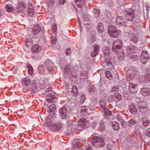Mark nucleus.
Returning <instances> with one entry per match:
<instances>
[{
    "mask_svg": "<svg viewBox=\"0 0 150 150\" xmlns=\"http://www.w3.org/2000/svg\"><path fill=\"white\" fill-rule=\"evenodd\" d=\"M94 11L95 13L97 14L98 15L100 14V11H99L98 9H96V8H94Z\"/></svg>",
    "mask_w": 150,
    "mask_h": 150,
    "instance_id": "48",
    "label": "nucleus"
},
{
    "mask_svg": "<svg viewBox=\"0 0 150 150\" xmlns=\"http://www.w3.org/2000/svg\"><path fill=\"white\" fill-rule=\"evenodd\" d=\"M85 96L84 95H81V99L82 100V101H83V100L85 99Z\"/></svg>",
    "mask_w": 150,
    "mask_h": 150,
    "instance_id": "54",
    "label": "nucleus"
},
{
    "mask_svg": "<svg viewBox=\"0 0 150 150\" xmlns=\"http://www.w3.org/2000/svg\"><path fill=\"white\" fill-rule=\"evenodd\" d=\"M146 135L150 137V127L147 129L146 132Z\"/></svg>",
    "mask_w": 150,
    "mask_h": 150,
    "instance_id": "46",
    "label": "nucleus"
},
{
    "mask_svg": "<svg viewBox=\"0 0 150 150\" xmlns=\"http://www.w3.org/2000/svg\"><path fill=\"white\" fill-rule=\"evenodd\" d=\"M28 14L30 16H32L34 14V10L32 5L30 2L28 4Z\"/></svg>",
    "mask_w": 150,
    "mask_h": 150,
    "instance_id": "15",
    "label": "nucleus"
},
{
    "mask_svg": "<svg viewBox=\"0 0 150 150\" xmlns=\"http://www.w3.org/2000/svg\"><path fill=\"white\" fill-rule=\"evenodd\" d=\"M129 41L131 44H136L138 41V39L135 35H129Z\"/></svg>",
    "mask_w": 150,
    "mask_h": 150,
    "instance_id": "16",
    "label": "nucleus"
},
{
    "mask_svg": "<svg viewBox=\"0 0 150 150\" xmlns=\"http://www.w3.org/2000/svg\"><path fill=\"white\" fill-rule=\"evenodd\" d=\"M135 71L133 69H129L127 71V74L126 77L127 80L130 81L132 79L135 77Z\"/></svg>",
    "mask_w": 150,
    "mask_h": 150,
    "instance_id": "9",
    "label": "nucleus"
},
{
    "mask_svg": "<svg viewBox=\"0 0 150 150\" xmlns=\"http://www.w3.org/2000/svg\"><path fill=\"white\" fill-rule=\"evenodd\" d=\"M88 91L90 93L91 92L93 93L95 91L94 89L91 87H90L89 88Z\"/></svg>",
    "mask_w": 150,
    "mask_h": 150,
    "instance_id": "50",
    "label": "nucleus"
},
{
    "mask_svg": "<svg viewBox=\"0 0 150 150\" xmlns=\"http://www.w3.org/2000/svg\"><path fill=\"white\" fill-rule=\"evenodd\" d=\"M108 33L110 37L116 38L121 34V31L113 25L109 26L108 28Z\"/></svg>",
    "mask_w": 150,
    "mask_h": 150,
    "instance_id": "1",
    "label": "nucleus"
},
{
    "mask_svg": "<svg viewBox=\"0 0 150 150\" xmlns=\"http://www.w3.org/2000/svg\"><path fill=\"white\" fill-rule=\"evenodd\" d=\"M59 112L62 119H64L66 118L67 112L66 107H64L61 108L59 110Z\"/></svg>",
    "mask_w": 150,
    "mask_h": 150,
    "instance_id": "12",
    "label": "nucleus"
},
{
    "mask_svg": "<svg viewBox=\"0 0 150 150\" xmlns=\"http://www.w3.org/2000/svg\"><path fill=\"white\" fill-rule=\"evenodd\" d=\"M119 119V121L121 126L123 127H125L126 126V122L124 120L122 119Z\"/></svg>",
    "mask_w": 150,
    "mask_h": 150,
    "instance_id": "37",
    "label": "nucleus"
},
{
    "mask_svg": "<svg viewBox=\"0 0 150 150\" xmlns=\"http://www.w3.org/2000/svg\"><path fill=\"white\" fill-rule=\"evenodd\" d=\"M87 150H92V149L91 147H88L87 149Z\"/></svg>",
    "mask_w": 150,
    "mask_h": 150,
    "instance_id": "56",
    "label": "nucleus"
},
{
    "mask_svg": "<svg viewBox=\"0 0 150 150\" xmlns=\"http://www.w3.org/2000/svg\"><path fill=\"white\" fill-rule=\"evenodd\" d=\"M57 30V25L54 24L52 27V30L54 32V33H56Z\"/></svg>",
    "mask_w": 150,
    "mask_h": 150,
    "instance_id": "41",
    "label": "nucleus"
},
{
    "mask_svg": "<svg viewBox=\"0 0 150 150\" xmlns=\"http://www.w3.org/2000/svg\"><path fill=\"white\" fill-rule=\"evenodd\" d=\"M79 141H76V140H74L73 142V144L75 148H78L79 144Z\"/></svg>",
    "mask_w": 150,
    "mask_h": 150,
    "instance_id": "40",
    "label": "nucleus"
},
{
    "mask_svg": "<svg viewBox=\"0 0 150 150\" xmlns=\"http://www.w3.org/2000/svg\"><path fill=\"white\" fill-rule=\"evenodd\" d=\"M129 124H130L131 125L132 124L133 125L135 123V121L133 119H131L129 121Z\"/></svg>",
    "mask_w": 150,
    "mask_h": 150,
    "instance_id": "49",
    "label": "nucleus"
},
{
    "mask_svg": "<svg viewBox=\"0 0 150 150\" xmlns=\"http://www.w3.org/2000/svg\"><path fill=\"white\" fill-rule=\"evenodd\" d=\"M49 108L50 112L54 111L56 109V106L54 104H52L49 106Z\"/></svg>",
    "mask_w": 150,
    "mask_h": 150,
    "instance_id": "33",
    "label": "nucleus"
},
{
    "mask_svg": "<svg viewBox=\"0 0 150 150\" xmlns=\"http://www.w3.org/2000/svg\"><path fill=\"white\" fill-rule=\"evenodd\" d=\"M39 73L41 74H45V70L43 67H39L38 69Z\"/></svg>",
    "mask_w": 150,
    "mask_h": 150,
    "instance_id": "36",
    "label": "nucleus"
},
{
    "mask_svg": "<svg viewBox=\"0 0 150 150\" xmlns=\"http://www.w3.org/2000/svg\"><path fill=\"white\" fill-rule=\"evenodd\" d=\"M98 30L100 33H102L104 30L103 24L102 23H99L98 25Z\"/></svg>",
    "mask_w": 150,
    "mask_h": 150,
    "instance_id": "29",
    "label": "nucleus"
},
{
    "mask_svg": "<svg viewBox=\"0 0 150 150\" xmlns=\"http://www.w3.org/2000/svg\"><path fill=\"white\" fill-rule=\"evenodd\" d=\"M100 104L101 108L103 110H105L106 108L105 103L102 101H100Z\"/></svg>",
    "mask_w": 150,
    "mask_h": 150,
    "instance_id": "35",
    "label": "nucleus"
},
{
    "mask_svg": "<svg viewBox=\"0 0 150 150\" xmlns=\"http://www.w3.org/2000/svg\"><path fill=\"white\" fill-rule=\"evenodd\" d=\"M9 0H4V1H6V2H7L9 1Z\"/></svg>",
    "mask_w": 150,
    "mask_h": 150,
    "instance_id": "58",
    "label": "nucleus"
},
{
    "mask_svg": "<svg viewBox=\"0 0 150 150\" xmlns=\"http://www.w3.org/2000/svg\"><path fill=\"white\" fill-rule=\"evenodd\" d=\"M119 123L116 121L113 122L112 123V128L115 130H118L119 128Z\"/></svg>",
    "mask_w": 150,
    "mask_h": 150,
    "instance_id": "28",
    "label": "nucleus"
},
{
    "mask_svg": "<svg viewBox=\"0 0 150 150\" xmlns=\"http://www.w3.org/2000/svg\"><path fill=\"white\" fill-rule=\"evenodd\" d=\"M78 22L79 23H80V22L78 21Z\"/></svg>",
    "mask_w": 150,
    "mask_h": 150,
    "instance_id": "60",
    "label": "nucleus"
},
{
    "mask_svg": "<svg viewBox=\"0 0 150 150\" xmlns=\"http://www.w3.org/2000/svg\"><path fill=\"white\" fill-rule=\"evenodd\" d=\"M146 11H149L150 9L149 5V4H147L146 5Z\"/></svg>",
    "mask_w": 150,
    "mask_h": 150,
    "instance_id": "53",
    "label": "nucleus"
},
{
    "mask_svg": "<svg viewBox=\"0 0 150 150\" xmlns=\"http://www.w3.org/2000/svg\"><path fill=\"white\" fill-rule=\"evenodd\" d=\"M135 12L132 8L126 10L125 13V18L126 21H132L134 19Z\"/></svg>",
    "mask_w": 150,
    "mask_h": 150,
    "instance_id": "3",
    "label": "nucleus"
},
{
    "mask_svg": "<svg viewBox=\"0 0 150 150\" xmlns=\"http://www.w3.org/2000/svg\"><path fill=\"white\" fill-rule=\"evenodd\" d=\"M26 66L28 69L29 74L30 75H33L34 73V70L31 65L29 64H27L26 65Z\"/></svg>",
    "mask_w": 150,
    "mask_h": 150,
    "instance_id": "24",
    "label": "nucleus"
},
{
    "mask_svg": "<svg viewBox=\"0 0 150 150\" xmlns=\"http://www.w3.org/2000/svg\"><path fill=\"white\" fill-rule=\"evenodd\" d=\"M115 96L116 98L118 100L120 101L122 99V96L120 95V94L118 93H116L115 95Z\"/></svg>",
    "mask_w": 150,
    "mask_h": 150,
    "instance_id": "45",
    "label": "nucleus"
},
{
    "mask_svg": "<svg viewBox=\"0 0 150 150\" xmlns=\"http://www.w3.org/2000/svg\"><path fill=\"white\" fill-rule=\"evenodd\" d=\"M140 123H142L144 126H146L149 124V120L146 117H143L140 121Z\"/></svg>",
    "mask_w": 150,
    "mask_h": 150,
    "instance_id": "22",
    "label": "nucleus"
},
{
    "mask_svg": "<svg viewBox=\"0 0 150 150\" xmlns=\"http://www.w3.org/2000/svg\"><path fill=\"white\" fill-rule=\"evenodd\" d=\"M47 126L50 130L54 132L58 131L62 128V125L60 123H55L52 121L48 122Z\"/></svg>",
    "mask_w": 150,
    "mask_h": 150,
    "instance_id": "4",
    "label": "nucleus"
},
{
    "mask_svg": "<svg viewBox=\"0 0 150 150\" xmlns=\"http://www.w3.org/2000/svg\"><path fill=\"white\" fill-rule=\"evenodd\" d=\"M122 44L121 40H120L114 42L112 46V50L114 52H117L121 48Z\"/></svg>",
    "mask_w": 150,
    "mask_h": 150,
    "instance_id": "6",
    "label": "nucleus"
},
{
    "mask_svg": "<svg viewBox=\"0 0 150 150\" xmlns=\"http://www.w3.org/2000/svg\"><path fill=\"white\" fill-rule=\"evenodd\" d=\"M31 81L29 78H23L21 81L22 84L23 86H28L30 84Z\"/></svg>",
    "mask_w": 150,
    "mask_h": 150,
    "instance_id": "18",
    "label": "nucleus"
},
{
    "mask_svg": "<svg viewBox=\"0 0 150 150\" xmlns=\"http://www.w3.org/2000/svg\"><path fill=\"white\" fill-rule=\"evenodd\" d=\"M148 90H149L148 89H146V88H143L142 90V91L144 92L142 94L144 96H148L150 94Z\"/></svg>",
    "mask_w": 150,
    "mask_h": 150,
    "instance_id": "32",
    "label": "nucleus"
},
{
    "mask_svg": "<svg viewBox=\"0 0 150 150\" xmlns=\"http://www.w3.org/2000/svg\"><path fill=\"white\" fill-rule=\"evenodd\" d=\"M66 1V0H59V4H63Z\"/></svg>",
    "mask_w": 150,
    "mask_h": 150,
    "instance_id": "52",
    "label": "nucleus"
},
{
    "mask_svg": "<svg viewBox=\"0 0 150 150\" xmlns=\"http://www.w3.org/2000/svg\"><path fill=\"white\" fill-rule=\"evenodd\" d=\"M37 88L38 87L36 84L34 82L32 83L30 87V90L31 91L35 92L37 91Z\"/></svg>",
    "mask_w": 150,
    "mask_h": 150,
    "instance_id": "26",
    "label": "nucleus"
},
{
    "mask_svg": "<svg viewBox=\"0 0 150 150\" xmlns=\"http://www.w3.org/2000/svg\"><path fill=\"white\" fill-rule=\"evenodd\" d=\"M104 144V141L101 137L96 136L94 137L92 139V144L95 147H101Z\"/></svg>",
    "mask_w": 150,
    "mask_h": 150,
    "instance_id": "2",
    "label": "nucleus"
},
{
    "mask_svg": "<svg viewBox=\"0 0 150 150\" xmlns=\"http://www.w3.org/2000/svg\"><path fill=\"white\" fill-rule=\"evenodd\" d=\"M64 75L67 76L66 75H71L74 76L75 74V70L73 68H71L69 65H67L64 69Z\"/></svg>",
    "mask_w": 150,
    "mask_h": 150,
    "instance_id": "7",
    "label": "nucleus"
},
{
    "mask_svg": "<svg viewBox=\"0 0 150 150\" xmlns=\"http://www.w3.org/2000/svg\"><path fill=\"white\" fill-rule=\"evenodd\" d=\"M74 2L77 6L79 8H81L84 5V0H74Z\"/></svg>",
    "mask_w": 150,
    "mask_h": 150,
    "instance_id": "20",
    "label": "nucleus"
},
{
    "mask_svg": "<svg viewBox=\"0 0 150 150\" xmlns=\"http://www.w3.org/2000/svg\"><path fill=\"white\" fill-rule=\"evenodd\" d=\"M116 21L118 24L119 25H125V23L127 22L125 18L121 16L117 17Z\"/></svg>",
    "mask_w": 150,
    "mask_h": 150,
    "instance_id": "14",
    "label": "nucleus"
},
{
    "mask_svg": "<svg viewBox=\"0 0 150 150\" xmlns=\"http://www.w3.org/2000/svg\"><path fill=\"white\" fill-rule=\"evenodd\" d=\"M100 125L102 131L105 129V123L103 121H101L100 123Z\"/></svg>",
    "mask_w": 150,
    "mask_h": 150,
    "instance_id": "39",
    "label": "nucleus"
},
{
    "mask_svg": "<svg viewBox=\"0 0 150 150\" xmlns=\"http://www.w3.org/2000/svg\"><path fill=\"white\" fill-rule=\"evenodd\" d=\"M118 88L117 86H114L112 88V93H115L118 91Z\"/></svg>",
    "mask_w": 150,
    "mask_h": 150,
    "instance_id": "43",
    "label": "nucleus"
},
{
    "mask_svg": "<svg viewBox=\"0 0 150 150\" xmlns=\"http://www.w3.org/2000/svg\"><path fill=\"white\" fill-rule=\"evenodd\" d=\"M87 122L86 119L84 118H81L79 121L77 127V129L79 131L83 130Z\"/></svg>",
    "mask_w": 150,
    "mask_h": 150,
    "instance_id": "5",
    "label": "nucleus"
},
{
    "mask_svg": "<svg viewBox=\"0 0 150 150\" xmlns=\"http://www.w3.org/2000/svg\"><path fill=\"white\" fill-rule=\"evenodd\" d=\"M1 12L0 11V16H1Z\"/></svg>",
    "mask_w": 150,
    "mask_h": 150,
    "instance_id": "59",
    "label": "nucleus"
},
{
    "mask_svg": "<svg viewBox=\"0 0 150 150\" xmlns=\"http://www.w3.org/2000/svg\"><path fill=\"white\" fill-rule=\"evenodd\" d=\"M6 8L8 12H10L12 11L13 10L12 5L10 4H7L6 6Z\"/></svg>",
    "mask_w": 150,
    "mask_h": 150,
    "instance_id": "31",
    "label": "nucleus"
},
{
    "mask_svg": "<svg viewBox=\"0 0 150 150\" xmlns=\"http://www.w3.org/2000/svg\"><path fill=\"white\" fill-rule=\"evenodd\" d=\"M42 50V48L38 45L36 44L33 45L31 51L33 53H37L40 52Z\"/></svg>",
    "mask_w": 150,
    "mask_h": 150,
    "instance_id": "17",
    "label": "nucleus"
},
{
    "mask_svg": "<svg viewBox=\"0 0 150 150\" xmlns=\"http://www.w3.org/2000/svg\"><path fill=\"white\" fill-rule=\"evenodd\" d=\"M105 75L107 78L109 79H111L112 78V75L111 72L109 71H107L105 72Z\"/></svg>",
    "mask_w": 150,
    "mask_h": 150,
    "instance_id": "34",
    "label": "nucleus"
},
{
    "mask_svg": "<svg viewBox=\"0 0 150 150\" xmlns=\"http://www.w3.org/2000/svg\"><path fill=\"white\" fill-rule=\"evenodd\" d=\"M41 30V28L40 25H35L33 28V33L34 34H37Z\"/></svg>",
    "mask_w": 150,
    "mask_h": 150,
    "instance_id": "21",
    "label": "nucleus"
},
{
    "mask_svg": "<svg viewBox=\"0 0 150 150\" xmlns=\"http://www.w3.org/2000/svg\"><path fill=\"white\" fill-rule=\"evenodd\" d=\"M51 89V87H50L46 90V92L49 93L46 97V100L48 102L50 103L53 101L52 98H54V96L52 94L53 92Z\"/></svg>",
    "mask_w": 150,
    "mask_h": 150,
    "instance_id": "8",
    "label": "nucleus"
},
{
    "mask_svg": "<svg viewBox=\"0 0 150 150\" xmlns=\"http://www.w3.org/2000/svg\"><path fill=\"white\" fill-rule=\"evenodd\" d=\"M138 108L140 111L142 113L145 112L147 110L146 105V103L144 102L139 103Z\"/></svg>",
    "mask_w": 150,
    "mask_h": 150,
    "instance_id": "11",
    "label": "nucleus"
},
{
    "mask_svg": "<svg viewBox=\"0 0 150 150\" xmlns=\"http://www.w3.org/2000/svg\"><path fill=\"white\" fill-rule=\"evenodd\" d=\"M98 53L95 51H94L91 52V56L92 57H94L96 56L97 54Z\"/></svg>",
    "mask_w": 150,
    "mask_h": 150,
    "instance_id": "47",
    "label": "nucleus"
},
{
    "mask_svg": "<svg viewBox=\"0 0 150 150\" xmlns=\"http://www.w3.org/2000/svg\"><path fill=\"white\" fill-rule=\"evenodd\" d=\"M129 108L130 111L132 113L135 114L137 113V110L135 105H130L129 106Z\"/></svg>",
    "mask_w": 150,
    "mask_h": 150,
    "instance_id": "23",
    "label": "nucleus"
},
{
    "mask_svg": "<svg viewBox=\"0 0 150 150\" xmlns=\"http://www.w3.org/2000/svg\"><path fill=\"white\" fill-rule=\"evenodd\" d=\"M129 91L132 93H137V86L132 83H129Z\"/></svg>",
    "mask_w": 150,
    "mask_h": 150,
    "instance_id": "13",
    "label": "nucleus"
},
{
    "mask_svg": "<svg viewBox=\"0 0 150 150\" xmlns=\"http://www.w3.org/2000/svg\"><path fill=\"white\" fill-rule=\"evenodd\" d=\"M141 77L142 76H141ZM140 79L141 81H142L144 80L142 78V77H141V78L140 77Z\"/></svg>",
    "mask_w": 150,
    "mask_h": 150,
    "instance_id": "57",
    "label": "nucleus"
},
{
    "mask_svg": "<svg viewBox=\"0 0 150 150\" xmlns=\"http://www.w3.org/2000/svg\"><path fill=\"white\" fill-rule=\"evenodd\" d=\"M94 50L98 53L99 51V46L97 44H95L93 46Z\"/></svg>",
    "mask_w": 150,
    "mask_h": 150,
    "instance_id": "42",
    "label": "nucleus"
},
{
    "mask_svg": "<svg viewBox=\"0 0 150 150\" xmlns=\"http://www.w3.org/2000/svg\"><path fill=\"white\" fill-rule=\"evenodd\" d=\"M71 50L70 48H68L65 51V54L67 55H70L71 54Z\"/></svg>",
    "mask_w": 150,
    "mask_h": 150,
    "instance_id": "44",
    "label": "nucleus"
},
{
    "mask_svg": "<svg viewBox=\"0 0 150 150\" xmlns=\"http://www.w3.org/2000/svg\"><path fill=\"white\" fill-rule=\"evenodd\" d=\"M72 93L74 96H76L78 94L77 88L76 86H74L72 87L71 91Z\"/></svg>",
    "mask_w": 150,
    "mask_h": 150,
    "instance_id": "25",
    "label": "nucleus"
},
{
    "mask_svg": "<svg viewBox=\"0 0 150 150\" xmlns=\"http://www.w3.org/2000/svg\"><path fill=\"white\" fill-rule=\"evenodd\" d=\"M87 109L85 106H82L81 108V113L82 116H84L87 114Z\"/></svg>",
    "mask_w": 150,
    "mask_h": 150,
    "instance_id": "30",
    "label": "nucleus"
},
{
    "mask_svg": "<svg viewBox=\"0 0 150 150\" xmlns=\"http://www.w3.org/2000/svg\"><path fill=\"white\" fill-rule=\"evenodd\" d=\"M53 67H49L47 68L48 70L50 72L52 71H53Z\"/></svg>",
    "mask_w": 150,
    "mask_h": 150,
    "instance_id": "51",
    "label": "nucleus"
},
{
    "mask_svg": "<svg viewBox=\"0 0 150 150\" xmlns=\"http://www.w3.org/2000/svg\"><path fill=\"white\" fill-rule=\"evenodd\" d=\"M56 42H57V40L55 39L52 40V43H53L54 44L56 43Z\"/></svg>",
    "mask_w": 150,
    "mask_h": 150,
    "instance_id": "55",
    "label": "nucleus"
},
{
    "mask_svg": "<svg viewBox=\"0 0 150 150\" xmlns=\"http://www.w3.org/2000/svg\"><path fill=\"white\" fill-rule=\"evenodd\" d=\"M149 58V54L147 53V51H143L141 54V61L144 64L147 62Z\"/></svg>",
    "mask_w": 150,
    "mask_h": 150,
    "instance_id": "10",
    "label": "nucleus"
},
{
    "mask_svg": "<svg viewBox=\"0 0 150 150\" xmlns=\"http://www.w3.org/2000/svg\"><path fill=\"white\" fill-rule=\"evenodd\" d=\"M129 55L131 59L133 61H136L138 59L139 56L136 55V54L132 53L130 54Z\"/></svg>",
    "mask_w": 150,
    "mask_h": 150,
    "instance_id": "27",
    "label": "nucleus"
},
{
    "mask_svg": "<svg viewBox=\"0 0 150 150\" xmlns=\"http://www.w3.org/2000/svg\"><path fill=\"white\" fill-rule=\"evenodd\" d=\"M26 5L25 3L20 1L18 5L17 9L21 11H23L26 8Z\"/></svg>",
    "mask_w": 150,
    "mask_h": 150,
    "instance_id": "19",
    "label": "nucleus"
},
{
    "mask_svg": "<svg viewBox=\"0 0 150 150\" xmlns=\"http://www.w3.org/2000/svg\"><path fill=\"white\" fill-rule=\"evenodd\" d=\"M104 110V114L105 115H110L111 114V112L107 109H105Z\"/></svg>",
    "mask_w": 150,
    "mask_h": 150,
    "instance_id": "38",
    "label": "nucleus"
}]
</instances>
